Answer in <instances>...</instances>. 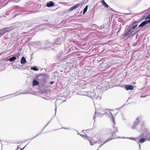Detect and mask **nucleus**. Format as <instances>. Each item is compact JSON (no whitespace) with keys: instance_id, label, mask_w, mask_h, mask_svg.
<instances>
[{"instance_id":"37998d69","label":"nucleus","mask_w":150,"mask_h":150,"mask_svg":"<svg viewBox=\"0 0 150 150\" xmlns=\"http://www.w3.org/2000/svg\"><path fill=\"white\" fill-rule=\"evenodd\" d=\"M84 131V130H83V131H82V132H83V131Z\"/></svg>"},{"instance_id":"393cba45","label":"nucleus","mask_w":150,"mask_h":150,"mask_svg":"<svg viewBox=\"0 0 150 150\" xmlns=\"http://www.w3.org/2000/svg\"><path fill=\"white\" fill-rule=\"evenodd\" d=\"M80 4H77L73 6V7H74L73 8H74V9L76 8L80 5Z\"/></svg>"},{"instance_id":"bb28decb","label":"nucleus","mask_w":150,"mask_h":150,"mask_svg":"<svg viewBox=\"0 0 150 150\" xmlns=\"http://www.w3.org/2000/svg\"><path fill=\"white\" fill-rule=\"evenodd\" d=\"M73 6H72V7H71L70 8H69V10L70 11H72V10H73L74 9V8H73Z\"/></svg>"},{"instance_id":"f3484780","label":"nucleus","mask_w":150,"mask_h":150,"mask_svg":"<svg viewBox=\"0 0 150 150\" xmlns=\"http://www.w3.org/2000/svg\"><path fill=\"white\" fill-rule=\"evenodd\" d=\"M147 19H149L148 20H147V21L148 22V23H150V13L145 18V20Z\"/></svg>"},{"instance_id":"473e14b6","label":"nucleus","mask_w":150,"mask_h":150,"mask_svg":"<svg viewBox=\"0 0 150 150\" xmlns=\"http://www.w3.org/2000/svg\"><path fill=\"white\" fill-rule=\"evenodd\" d=\"M142 127H141V129H140L139 130H142Z\"/></svg>"},{"instance_id":"4be33fe9","label":"nucleus","mask_w":150,"mask_h":150,"mask_svg":"<svg viewBox=\"0 0 150 150\" xmlns=\"http://www.w3.org/2000/svg\"><path fill=\"white\" fill-rule=\"evenodd\" d=\"M80 135L83 137V138H85L86 139H88L89 138L90 139V138H89V137H88L86 135H82V134H80Z\"/></svg>"},{"instance_id":"2f4dec72","label":"nucleus","mask_w":150,"mask_h":150,"mask_svg":"<svg viewBox=\"0 0 150 150\" xmlns=\"http://www.w3.org/2000/svg\"><path fill=\"white\" fill-rule=\"evenodd\" d=\"M18 146H17V149H16L15 150H18V148H20V147H18Z\"/></svg>"},{"instance_id":"7ed1b4c3","label":"nucleus","mask_w":150,"mask_h":150,"mask_svg":"<svg viewBox=\"0 0 150 150\" xmlns=\"http://www.w3.org/2000/svg\"><path fill=\"white\" fill-rule=\"evenodd\" d=\"M142 117H138L134 121L133 124L131 127L132 129H136L138 130V126L140 122L142 121Z\"/></svg>"},{"instance_id":"a878e982","label":"nucleus","mask_w":150,"mask_h":150,"mask_svg":"<svg viewBox=\"0 0 150 150\" xmlns=\"http://www.w3.org/2000/svg\"><path fill=\"white\" fill-rule=\"evenodd\" d=\"M23 93H19L18 94L17 92H16V93H13V94H11V95H13V96H17L18 95L20 94H23Z\"/></svg>"},{"instance_id":"f8f14e48","label":"nucleus","mask_w":150,"mask_h":150,"mask_svg":"<svg viewBox=\"0 0 150 150\" xmlns=\"http://www.w3.org/2000/svg\"><path fill=\"white\" fill-rule=\"evenodd\" d=\"M54 45L53 43H52L48 41H47L45 43V46L47 48L50 47Z\"/></svg>"},{"instance_id":"4c0bfd02","label":"nucleus","mask_w":150,"mask_h":150,"mask_svg":"<svg viewBox=\"0 0 150 150\" xmlns=\"http://www.w3.org/2000/svg\"><path fill=\"white\" fill-rule=\"evenodd\" d=\"M38 135H37L35 137H34L33 138H34L35 137H36V136H37ZM33 139V138H32V139H31V140L32 139Z\"/></svg>"},{"instance_id":"aec40b11","label":"nucleus","mask_w":150,"mask_h":150,"mask_svg":"<svg viewBox=\"0 0 150 150\" xmlns=\"http://www.w3.org/2000/svg\"><path fill=\"white\" fill-rule=\"evenodd\" d=\"M31 70H32L35 71H38L39 70V69L36 67H31L30 68Z\"/></svg>"},{"instance_id":"f03ea898","label":"nucleus","mask_w":150,"mask_h":150,"mask_svg":"<svg viewBox=\"0 0 150 150\" xmlns=\"http://www.w3.org/2000/svg\"><path fill=\"white\" fill-rule=\"evenodd\" d=\"M137 25L136 23H134L130 25L127 28L126 32L125 33V35L127 36L133 32L134 30V29L137 27Z\"/></svg>"},{"instance_id":"5701e85b","label":"nucleus","mask_w":150,"mask_h":150,"mask_svg":"<svg viewBox=\"0 0 150 150\" xmlns=\"http://www.w3.org/2000/svg\"><path fill=\"white\" fill-rule=\"evenodd\" d=\"M91 139V138H90V139L89 138L88 139V140L89 141L90 143L91 144V145H92L95 144V143H94L95 141H92L91 140H90Z\"/></svg>"},{"instance_id":"79ce46f5","label":"nucleus","mask_w":150,"mask_h":150,"mask_svg":"<svg viewBox=\"0 0 150 150\" xmlns=\"http://www.w3.org/2000/svg\"><path fill=\"white\" fill-rule=\"evenodd\" d=\"M102 28V26H100V28Z\"/></svg>"},{"instance_id":"b1692460","label":"nucleus","mask_w":150,"mask_h":150,"mask_svg":"<svg viewBox=\"0 0 150 150\" xmlns=\"http://www.w3.org/2000/svg\"><path fill=\"white\" fill-rule=\"evenodd\" d=\"M88 8V6H86L85 8H84L83 11V14H84L86 12Z\"/></svg>"},{"instance_id":"cd10ccee","label":"nucleus","mask_w":150,"mask_h":150,"mask_svg":"<svg viewBox=\"0 0 150 150\" xmlns=\"http://www.w3.org/2000/svg\"><path fill=\"white\" fill-rule=\"evenodd\" d=\"M62 128L63 129H67V130H70V129L69 128L63 127Z\"/></svg>"},{"instance_id":"e433bc0d","label":"nucleus","mask_w":150,"mask_h":150,"mask_svg":"<svg viewBox=\"0 0 150 150\" xmlns=\"http://www.w3.org/2000/svg\"><path fill=\"white\" fill-rule=\"evenodd\" d=\"M95 117H96V116L94 115V117H93V119H95Z\"/></svg>"},{"instance_id":"412c9836","label":"nucleus","mask_w":150,"mask_h":150,"mask_svg":"<svg viewBox=\"0 0 150 150\" xmlns=\"http://www.w3.org/2000/svg\"><path fill=\"white\" fill-rule=\"evenodd\" d=\"M129 139H131L134 141H135L136 142H137V140L138 139L137 137H129Z\"/></svg>"},{"instance_id":"a211bd4d","label":"nucleus","mask_w":150,"mask_h":150,"mask_svg":"<svg viewBox=\"0 0 150 150\" xmlns=\"http://www.w3.org/2000/svg\"><path fill=\"white\" fill-rule=\"evenodd\" d=\"M102 96V94L101 93H100L98 94L97 96L95 98V99H98L99 100H100L101 99V97Z\"/></svg>"},{"instance_id":"6e6552de","label":"nucleus","mask_w":150,"mask_h":150,"mask_svg":"<svg viewBox=\"0 0 150 150\" xmlns=\"http://www.w3.org/2000/svg\"><path fill=\"white\" fill-rule=\"evenodd\" d=\"M86 96L91 98L92 99H94L95 97V94L94 93H93L91 92L87 93Z\"/></svg>"},{"instance_id":"9d476101","label":"nucleus","mask_w":150,"mask_h":150,"mask_svg":"<svg viewBox=\"0 0 150 150\" xmlns=\"http://www.w3.org/2000/svg\"><path fill=\"white\" fill-rule=\"evenodd\" d=\"M48 25H49L47 24H42L38 26V29L39 30H42L44 29L45 27H46L47 26H48Z\"/></svg>"},{"instance_id":"72a5a7b5","label":"nucleus","mask_w":150,"mask_h":150,"mask_svg":"<svg viewBox=\"0 0 150 150\" xmlns=\"http://www.w3.org/2000/svg\"><path fill=\"white\" fill-rule=\"evenodd\" d=\"M108 110V112H107V113H105V114H106V113H109V110ZM104 114H105V113H104Z\"/></svg>"},{"instance_id":"1a4fd4ad","label":"nucleus","mask_w":150,"mask_h":150,"mask_svg":"<svg viewBox=\"0 0 150 150\" xmlns=\"http://www.w3.org/2000/svg\"><path fill=\"white\" fill-rule=\"evenodd\" d=\"M18 54H17L14 56H13V57L9 58L8 59V61H9L10 62H12L15 60L16 59V57L18 58Z\"/></svg>"},{"instance_id":"f257e3e1","label":"nucleus","mask_w":150,"mask_h":150,"mask_svg":"<svg viewBox=\"0 0 150 150\" xmlns=\"http://www.w3.org/2000/svg\"><path fill=\"white\" fill-rule=\"evenodd\" d=\"M149 133L147 129L143 130V132L139 136L137 137V142L139 144V149H140V146L139 144L144 142L147 139V137L149 135Z\"/></svg>"},{"instance_id":"39448f33","label":"nucleus","mask_w":150,"mask_h":150,"mask_svg":"<svg viewBox=\"0 0 150 150\" xmlns=\"http://www.w3.org/2000/svg\"><path fill=\"white\" fill-rule=\"evenodd\" d=\"M117 137H114L113 138H110L107 139L103 143H102V141L100 140H98V141L94 142V143L98 144H100L99 146V148H100L103 145L112 139H113L116 138Z\"/></svg>"},{"instance_id":"c9c22d12","label":"nucleus","mask_w":150,"mask_h":150,"mask_svg":"<svg viewBox=\"0 0 150 150\" xmlns=\"http://www.w3.org/2000/svg\"><path fill=\"white\" fill-rule=\"evenodd\" d=\"M55 113H56V110H57V108H56V107H55Z\"/></svg>"},{"instance_id":"6ab92c4d","label":"nucleus","mask_w":150,"mask_h":150,"mask_svg":"<svg viewBox=\"0 0 150 150\" xmlns=\"http://www.w3.org/2000/svg\"><path fill=\"white\" fill-rule=\"evenodd\" d=\"M101 2L102 4L104 5L105 7L108 8L109 6L104 1H102Z\"/></svg>"},{"instance_id":"c85d7f7f","label":"nucleus","mask_w":150,"mask_h":150,"mask_svg":"<svg viewBox=\"0 0 150 150\" xmlns=\"http://www.w3.org/2000/svg\"><path fill=\"white\" fill-rule=\"evenodd\" d=\"M41 75H42V74H40L39 75L37 76V78H38L39 77H40L41 76Z\"/></svg>"},{"instance_id":"f704fd0d","label":"nucleus","mask_w":150,"mask_h":150,"mask_svg":"<svg viewBox=\"0 0 150 150\" xmlns=\"http://www.w3.org/2000/svg\"><path fill=\"white\" fill-rule=\"evenodd\" d=\"M36 43L38 44H40V42H36Z\"/></svg>"},{"instance_id":"58836bf2","label":"nucleus","mask_w":150,"mask_h":150,"mask_svg":"<svg viewBox=\"0 0 150 150\" xmlns=\"http://www.w3.org/2000/svg\"><path fill=\"white\" fill-rule=\"evenodd\" d=\"M1 29H0V33H1Z\"/></svg>"},{"instance_id":"9b49d317","label":"nucleus","mask_w":150,"mask_h":150,"mask_svg":"<svg viewBox=\"0 0 150 150\" xmlns=\"http://www.w3.org/2000/svg\"><path fill=\"white\" fill-rule=\"evenodd\" d=\"M148 23H149L147 21V20H145L141 23L139 25L138 28L142 27L146 25Z\"/></svg>"},{"instance_id":"a19ab883","label":"nucleus","mask_w":150,"mask_h":150,"mask_svg":"<svg viewBox=\"0 0 150 150\" xmlns=\"http://www.w3.org/2000/svg\"><path fill=\"white\" fill-rule=\"evenodd\" d=\"M78 134H80V133H78Z\"/></svg>"},{"instance_id":"7c9ffc66","label":"nucleus","mask_w":150,"mask_h":150,"mask_svg":"<svg viewBox=\"0 0 150 150\" xmlns=\"http://www.w3.org/2000/svg\"><path fill=\"white\" fill-rule=\"evenodd\" d=\"M26 145L25 147H24L23 148H22V149H21V148H20V149L21 150H23L25 148V147L26 146Z\"/></svg>"},{"instance_id":"2eb2a0df","label":"nucleus","mask_w":150,"mask_h":150,"mask_svg":"<svg viewBox=\"0 0 150 150\" xmlns=\"http://www.w3.org/2000/svg\"><path fill=\"white\" fill-rule=\"evenodd\" d=\"M126 89L127 90H132L133 87L131 85H128L126 86Z\"/></svg>"},{"instance_id":"0eeeda50","label":"nucleus","mask_w":150,"mask_h":150,"mask_svg":"<svg viewBox=\"0 0 150 150\" xmlns=\"http://www.w3.org/2000/svg\"><path fill=\"white\" fill-rule=\"evenodd\" d=\"M63 41V37H60L56 40L54 44L58 45H60Z\"/></svg>"},{"instance_id":"49530a36","label":"nucleus","mask_w":150,"mask_h":150,"mask_svg":"<svg viewBox=\"0 0 150 150\" xmlns=\"http://www.w3.org/2000/svg\"><path fill=\"white\" fill-rule=\"evenodd\" d=\"M149 139H150V136Z\"/></svg>"},{"instance_id":"4468645a","label":"nucleus","mask_w":150,"mask_h":150,"mask_svg":"<svg viewBox=\"0 0 150 150\" xmlns=\"http://www.w3.org/2000/svg\"><path fill=\"white\" fill-rule=\"evenodd\" d=\"M54 5V3L51 1H50L49 2H48L46 5L47 7H50Z\"/></svg>"},{"instance_id":"c756f323","label":"nucleus","mask_w":150,"mask_h":150,"mask_svg":"<svg viewBox=\"0 0 150 150\" xmlns=\"http://www.w3.org/2000/svg\"><path fill=\"white\" fill-rule=\"evenodd\" d=\"M53 83H54V81H51V82H50V83L51 84H52Z\"/></svg>"},{"instance_id":"ea45409f","label":"nucleus","mask_w":150,"mask_h":150,"mask_svg":"<svg viewBox=\"0 0 150 150\" xmlns=\"http://www.w3.org/2000/svg\"><path fill=\"white\" fill-rule=\"evenodd\" d=\"M50 122H49V123H48V124L46 125V126H47V125L49 123V122H50Z\"/></svg>"},{"instance_id":"a18cd8bd","label":"nucleus","mask_w":150,"mask_h":150,"mask_svg":"<svg viewBox=\"0 0 150 150\" xmlns=\"http://www.w3.org/2000/svg\"><path fill=\"white\" fill-rule=\"evenodd\" d=\"M57 100H56V101L55 103L57 102Z\"/></svg>"},{"instance_id":"20e7f679","label":"nucleus","mask_w":150,"mask_h":150,"mask_svg":"<svg viewBox=\"0 0 150 150\" xmlns=\"http://www.w3.org/2000/svg\"><path fill=\"white\" fill-rule=\"evenodd\" d=\"M109 114H110L112 116V122L113 123V124H114V125H113V128L115 130H113L112 133V135L113 136L115 133L118 132L117 127L115 126V119L114 118H113V116L111 112L110 111H109Z\"/></svg>"},{"instance_id":"dca6fc26","label":"nucleus","mask_w":150,"mask_h":150,"mask_svg":"<svg viewBox=\"0 0 150 150\" xmlns=\"http://www.w3.org/2000/svg\"><path fill=\"white\" fill-rule=\"evenodd\" d=\"M39 84V82L36 80L34 79L33 81V86L38 85Z\"/></svg>"},{"instance_id":"ddd939ff","label":"nucleus","mask_w":150,"mask_h":150,"mask_svg":"<svg viewBox=\"0 0 150 150\" xmlns=\"http://www.w3.org/2000/svg\"><path fill=\"white\" fill-rule=\"evenodd\" d=\"M26 62V61L25 57L23 56L21 59V63L22 64H24Z\"/></svg>"},{"instance_id":"423d86ee","label":"nucleus","mask_w":150,"mask_h":150,"mask_svg":"<svg viewBox=\"0 0 150 150\" xmlns=\"http://www.w3.org/2000/svg\"><path fill=\"white\" fill-rule=\"evenodd\" d=\"M12 30L11 27H7L1 29V33H0V35H2L6 32H8Z\"/></svg>"},{"instance_id":"c03bdc74","label":"nucleus","mask_w":150,"mask_h":150,"mask_svg":"<svg viewBox=\"0 0 150 150\" xmlns=\"http://www.w3.org/2000/svg\"><path fill=\"white\" fill-rule=\"evenodd\" d=\"M37 80H39V79H37Z\"/></svg>"}]
</instances>
